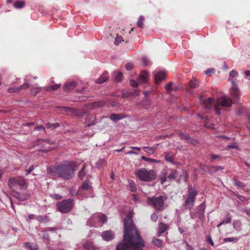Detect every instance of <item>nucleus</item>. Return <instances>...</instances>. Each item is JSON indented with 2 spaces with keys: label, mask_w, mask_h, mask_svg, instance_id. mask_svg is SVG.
Segmentation results:
<instances>
[{
  "label": "nucleus",
  "mask_w": 250,
  "mask_h": 250,
  "mask_svg": "<svg viewBox=\"0 0 250 250\" xmlns=\"http://www.w3.org/2000/svg\"><path fill=\"white\" fill-rule=\"evenodd\" d=\"M230 95L234 101V103L237 102L240 97V92L237 86L232 87L230 90Z\"/></svg>",
  "instance_id": "11"
},
{
  "label": "nucleus",
  "mask_w": 250,
  "mask_h": 250,
  "mask_svg": "<svg viewBox=\"0 0 250 250\" xmlns=\"http://www.w3.org/2000/svg\"><path fill=\"white\" fill-rule=\"evenodd\" d=\"M153 75L155 82L157 84H159L160 82L165 80V74L162 71L154 72Z\"/></svg>",
  "instance_id": "12"
},
{
  "label": "nucleus",
  "mask_w": 250,
  "mask_h": 250,
  "mask_svg": "<svg viewBox=\"0 0 250 250\" xmlns=\"http://www.w3.org/2000/svg\"><path fill=\"white\" fill-rule=\"evenodd\" d=\"M91 184L89 181H85L83 183L81 188L85 190H89L91 188Z\"/></svg>",
  "instance_id": "27"
},
{
  "label": "nucleus",
  "mask_w": 250,
  "mask_h": 250,
  "mask_svg": "<svg viewBox=\"0 0 250 250\" xmlns=\"http://www.w3.org/2000/svg\"><path fill=\"white\" fill-rule=\"evenodd\" d=\"M105 116H100L98 118L94 114H88L85 119V124L86 126L95 125L102 121L103 119L106 118Z\"/></svg>",
  "instance_id": "8"
},
{
  "label": "nucleus",
  "mask_w": 250,
  "mask_h": 250,
  "mask_svg": "<svg viewBox=\"0 0 250 250\" xmlns=\"http://www.w3.org/2000/svg\"><path fill=\"white\" fill-rule=\"evenodd\" d=\"M109 79V76L107 71H104L103 74L96 81L97 83H103L106 82Z\"/></svg>",
  "instance_id": "16"
},
{
  "label": "nucleus",
  "mask_w": 250,
  "mask_h": 250,
  "mask_svg": "<svg viewBox=\"0 0 250 250\" xmlns=\"http://www.w3.org/2000/svg\"><path fill=\"white\" fill-rule=\"evenodd\" d=\"M151 104V101L147 98L146 99L142 102V105L144 107V108L147 109L149 108V106H150Z\"/></svg>",
  "instance_id": "32"
},
{
  "label": "nucleus",
  "mask_w": 250,
  "mask_h": 250,
  "mask_svg": "<svg viewBox=\"0 0 250 250\" xmlns=\"http://www.w3.org/2000/svg\"><path fill=\"white\" fill-rule=\"evenodd\" d=\"M35 130H43L44 132L45 131V127L43 125H42L36 126L35 128Z\"/></svg>",
  "instance_id": "53"
},
{
  "label": "nucleus",
  "mask_w": 250,
  "mask_h": 250,
  "mask_svg": "<svg viewBox=\"0 0 250 250\" xmlns=\"http://www.w3.org/2000/svg\"><path fill=\"white\" fill-rule=\"evenodd\" d=\"M214 103V99L212 98H209L208 100L204 101V104L205 108L207 109H210L212 104Z\"/></svg>",
  "instance_id": "21"
},
{
  "label": "nucleus",
  "mask_w": 250,
  "mask_h": 250,
  "mask_svg": "<svg viewBox=\"0 0 250 250\" xmlns=\"http://www.w3.org/2000/svg\"><path fill=\"white\" fill-rule=\"evenodd\" d=\"M185 243L186 244L187 247V248H186V250H193L192 247L190 246L187 241H185Z\"/></svg>",
  "instance_id": "57"
},
{
  "label": "nucleus",
  "mask_w": 250,
  "mask_h": 250,
  "mask_svg": "<svg viewBox=\"0 0 250 250\" xmlns=\"http://www.w3.org/2000/svg\"><path fill=\"white\" fill-rule=\"evenodd\" d=\"M123 118L124 117L122 115L116 114H111L109 117L110 119L115 123L123 119Z\"/></svg>",
  "instance_id": "22"
},
{
  "label": "nucleus",
  "mask_w": 250,
  "mask_h": 250,
  "mask_svg": "<svg viewBox=\"0 0 250 250\" xmlns=\"http://www.w3.org/2000/svg\"><path fill=\"white\" fill-rule=\"evenodd\" d=\"M113 77H114V81L116 82H120L121 81L123 75L120 72H114L112 74Z\"/></svg>",
  "instance_id": "23"
},
{
  "label": "nucleus",
  "mask_w": 250,
  "mask_h": 250,
  "mask_svg": "<svg viewBox=\"0 0 250 250\" xmlns=\"http://www.w3.org/2000/svg\"><path fill=\"white\" fill-rule=\"evenodd\" d=\"M124 240L126 243H119L116 250H143L145 242L136 229L132 219L127 216L124 220Z\"/></svg>",
  "instance_id": "1"
},
{
  "label": "nucleus",
  "mask_w": 250,
  "mask_h": 250,
  "mask_svg": "<svg viewBox=\"0 0 250 250\" xmlns=\"http://www.w3.org/2000/svg\"><path fill=\"white\" fill-rule=\"evenodd\" d=\"M61 87V84H57L53 85L47 86L45 88V90L47 91H51L55 90Z\"/></svg>",
  "instance_id": "34"
},
{
  "label": "nucleus",
  "mask_w": 250,
  "mask_h": 250,
  "mask_svg": "<svg viewBox=\"0 0 250 250\" xmlns=\"http://www.w3.org/2000/svg\"><path fill=\"white\" fill-rule=\"evenodd\" d=\"M83 247L84 249L88 250H94L95 249V247L93 245V243L90 241H87L83 243Z\"/></svg>",
  "instance_id": "26"
},
{
  "label": "nucleus",
  "mask_w": 250,
  "mask_h": 250,
  "mask_svg": "<svg viewBox=\"0 0 250 250\" xmlns=\"http://www.w3.org/2000/svg\"><path fill=\"white\" fill-rule=\"evenodd\" d=\"M41 89V87H35L31 88V92L34 95H36Z\"/></svg>",
  "instance_id": "40"
},
{
  "label": "nucleus",
  "mask_w": 250,
  "mask_h": 250,
  "mask_svg": "<svg viewBox=\"0 0 250 250\" xmlns=\"http://www.w3.org/2000/svg\"><path fill=\"white\" fill-rule=\"evenodd\" d=\"M25 5V2L23 1L17 0L14 2V6L17 9L23 8Z\"/></svg>",
  "instance_id": "29"
},
{
  "label": "nucleus",
  "mask_w": 250,
  "mask_h": 250,
  "mask_svg": "<svg viewBox=\"0 0 250 250\" xmlns=\"http://www.w3.org/2000/svg\"><path fill=\"white\" fill-rule=\"evenodd\" d=\"M237 74H238L237 72L234 70H231L229 73L230 76H231L232 77H236Z\"/></svg>",
  "instance_id": "52"
},
{
  "label": "nucleus",
  "mask_w": 250,
  "mask_h": 250,
  "mask_svg": "<svg viewBox=\"0 0 250 250\" xmlns=\"http://www.w3.org/2000/svg\"><path fill=\"white\" fill-rule=\"evenodd\" d=\"M130 84L132 86L137 87L138 86V83L133 80H131L130 81Z\"/></svg>",
  "instance_id": "51"
},
{
  "label": "nucleus",
  "mask_w": 250,
  "mask_h": 250,
  "mask_svg": "<svg viewBox=\"0 0 250 250\" xmlns=\"http://www.w3.org/2000/svg\"><path fill=\"white\" fill-rule=\"evenodd\" d=\"M7 91L9 93L17 92L20 91L19 87H9Z\"/></svg>",
  "instance_id": "43"
},
{
  "label": "nucleus",
  "mask_w": 250,
  "mask_h": 250,
  "mask_svg": "<svg viewBox=\"0 0 250 250\" xmlns=\"http://www.w3.org/2000/svg\"><path fill=\"white\" fill-rule=\"evenodd\" d=\"M49 170L53 175L68 180L74 177L77 165L73 162L65 161L60 165L50 167Z\"/></svg>",
  "instance_id": "2"
},
{
  "label": "nucleus",
  "mask_w": 250,
  "mask_h": 250,
  "mask_svg": "<svg viewBox=\"0 0 250 250\" xmlns=\"http://www.w3.org/2000/svg\"><path fill=\"white\" fill-rule=\"evenodd\" d=\"M135 174L142 181H150L155 178L154 170L147 171L145 168H140L136 170Z\"/></svg>",
  "instance_id": "5"
},
{
  "label": "nucleus",
  "mask_w": 250,
  "mask_h": 250,
  "mask_svg": "<svg viewBox=\"0 0 250 250\" xmlns=\"http://www.w3.org/2000/svg\"><path fill=\"white\" fill-rule=\"evenodd\" d=\"M167 199V196L160 195L158 197H148L146 202L151 207L155 208L158 211L164 209V202Z\"/></svg>",
  "instance_id": "4"
},
{
  "label": "nucleus",
  "mask_w": 250,
  "mask_h": 250,
  "mask_svg": "<svg viewBox=\"0 0 250 250\" xmlns=\"http://www.w3.org/2000/svg\"><path fill=\"white\" fill-rule=\"evenodd\" d=\"M61 110V111H63L65 112H69L71 114L74 115L75 116H82L83 117V114L84 113H81L78 111L76 108H72V107H66V106H62L59 107Z\"/></svg>",
  "instance_id": "10"
},
{
  "label": "nucleus",
  "mask_w": 250,
  "mask_h": 250,
  "mask_svg": "<svg viewBox=\"0 0 250 250\" xmlns=\"http://www.w3.org/2000/svg\"><path fill=\"white\" fill-rule=\"evenodd\" d=\"M220 157V156L219 155H214V154H212L211 155V158H210V161L211 162L213 161L216 158H219Z\"/></svg>",
  "instance_id": "56"
},
{
  "label": "nucleus",
  "mask_w": 250,
  "mask_h": 250,
  "mask_svg": "<svg viewBox=\"0 0 250 250\" xmlns=\"http://www.w3.org/2000/svg\"><path fill=\"white\" fill-rule=\"evenodd\" d=\"M231 218L229 216V214H228L226 218L225 219L223 220V222H224V224H228L231 222Z\"/></svg>",
  "instance_id": "46"
},
{
  "label": "nucleus",
  "mask_w": 250,
  "mask_h": 250,
  "mask_svg": "<svg viewBox=\"0 0 250 250\" xmlns=\"http://www.w3.org/2000/svg\"><path fill=\"white\" fill-rule=\"evenodd\" d=\"M13 196L20 201H25L29 197V194L28 193L21 194L16 191L13 192Z\"/></svg>",
  "instance_id": "15"
},
{
  "label": "nucleus",
  "mask_w": 250,
  "mask_h": 250,
  "mask_svg": "<svg viewBox=\"0 0 250 250\" xmlns=\"http://www.w3.org/2000/svg\"><path fill=\"white\" fill-rule=\"evenodd\" d=\"M99 220L102 222V224L104 223L107 220L106 216L104 214H100L99 215Z\"/></svg>",
  "instance_id": "44"
},
{
  "label": "nucleus",
  "mask_w": 250,
  "mask_h": 250,
  "mask_svg": "<svg viewBox=\"0 0 250 250\" xmlns=\"http://www.w3.org/2000/svg\"><path fill=\"white\" fill-rule=\"evenodd\" d=\"M34 218H35V215H34V214H29V215L28 216V217H27V218L26 220H27V221H30V220H31V219H34Z\"/></svg>",
  "instance_id": "61"
},
{
  "label": "nucleus",
  "mask_w": 250,
  "mask_h": 250,
  "mask_svg": "<svg viewBox=\"0 0 250 250\" xmlns=\"http://www.w3.org/2000/svg\"><path fill=\"white\" fill-rule=\"evenodd\" d=\"M144 20V18L143 16H140L138 21L137 25L138 27L140 28H142L143 27V21Z\"/></svg>",
  "instance_id": "42"
},
{
  "label": "nucleus",
  "mask_w": 250,
  "mask_h": 250,
  "mask_svg": "<svg viewBox=\"0 0 250 250\" xmlns=\"http://www.w3.org/2000/svg\"><path fill=\"white\" fill-rule=\"evenodd\" d=\"M189 85L191 88H196L199 86V83L196 80L192 79L190 81Z\"/></svg>",
  "instance_id": "30"
},
{
  "label": "nucleus",
  "mask_w": 250,
  "mask_h": 250,
  "mask_svg": "<svg viewBox=\"0 0 250 250\" xmlns=\"http://www.w3.org/2000/svg\"><path fill=\"white\" fill-rule=\"evenodd\" d=\"M74 200L69 198L63 200L57 203L58 210L62 213H65L69 212L74 206Z\"/></svg>",
  "instance_id": "6"
},
{
  "label": "nucleus",
  "mask_w": 250,
  "mask_h": 250,
  "mask_svg": "<svg viewBox=\"0 0 250 250\" xmlns=\"http://www.w3.org/2000/svg\"><path fill=\"white\" fill-rule=\"evenodd\" d=\"M234 185L238 188H243L245 186L244 183L235 179L234 180Z\"/></svg>",
  "instance_id": "41"
},
{
  "label": "nucleus",
  "mask_w": 250,
  "mask_h": 250,
  "mask_svg": "<svg viewBox=\"0 0 250 250\" xmlns=\"http://www.w3.org/2000/svg\"><path fill=\"white\" fill-rule=\"evenodd\" d=\"M123 41H124V40H123L122 37L121 36H119L118 34H117V36L115 39L114 44L116 45H118Z\"/></svg>",
  "instance_id": "37"
},
{
  "label": "nucleus",
  "mask_w": 250,
  "mask_h": 250,
  "mask_svg": "<svg viewBox=\"0 0 250 250\" xmlns=\"http://www.w3.org/2000/svg\"><path fill=\"white\" fill-rule=\"evenodd\" d=\"M168 228L167 225L160 223L159 227V233L160 234L163 233L165 232Z\"/></svg>",
  "instance_id": "28"
},
{
  "label": "nucleus",
  "mask_w": 250,
  "mask_h": 250,
  "mask_svg": "<svg viewBox=\"0 0 250 250\" xmlns=\"http://www.w3.org/2000/svg\"><path fill=\"white\" fill-rule=\"evenodd\" d=\"M207 241L211 246H214V243L210 236H208Z\"/></svg>",
  "instance_id": "55"
},
{
  "label": "nucleus",
  "mask_w": 250,
  "mask_h": 250,
  "mask_svg": "<svg viewBox=\"0 0 250 250\" xmlns=\"http://www.w3.org/2000/svg\"><path fill=\"white\" fill-rule=\"evenodd\" d=\"M237 147V146L235 144L229 145L228 146L229 148H235Z\"/></svg>",
  "instance_id": "64"
},
{
  "label": "nucleus",
  "mask_w": 250,
  "mask_h": 250,
  "mask_svg": "<svg viewBox=\"0 0 250 250\" xmlns=\"http://www.w3.org/2000/svg\"><path fill=\"white\" fill-rule=\"evenodd\" d=\"M232 104V100L230 98L223 96L218 98L215 105L216 113L217 114H220V111L218 106L221 105L224 107H230Z\"/></svg>",
  "instance_id": "7"
},
{
  "label": "nucleus",
  "mask_w": 250,
  "mask_h": 250,
  "mask_svg": "<svg viewBox=\"0 0 250 250\" xmlns=\"http://www.w3.org/2000/svg\"><path fill=\"white\" fill-rule=\"evenodd\" d=\"M238 240V238L236 237H228L224 239L225 242H236Z\"/></svg>",
  "instance_id": "38"
},
{
  "label": "nucleus",
  "mask_w": 250,
  "mask_h": 250,
  "mask_svg": "<svg viewBox=\"0 0 250 250\" xmlns=\"http://www.w3.org/2000/svg\"><path fill=\"white\" fill-rule=\"evenodd\" d=\"M173 84V83L172 82H170L169 83H168V84H167L166 86V90L167 91H169L170 90H171L172 89V85Z\"/></svg>",
  "instance_id": "49"
},
{
  "label": "nucleus",
  "mask_w": 250,
  "mask_h": 250,
  "mask_svg": "<svg viewBox=\"0 0 250 250\" xmlns=\"http://www.w3.org/2000/svg\"><path fill=\"white\" fill-rule=\"evenodd\" d=\"M165 159L168 162L172 161V158L169 154H167L165 156Z\"/></svg>",
  "instance_id": "54"
},
{
  "label": "nucleus",
  "mask_w": 250,
  "mask_h": 250,
  "mask_svg": "<svg viewBox=\"0 0 250 250\" xmlns=\"http://www.w3.org/2000/svg\"><path fill=\"white\" fill-rule=\"evenodd\" d=\"M198 193V191L195 188L188 186L186 194L183 195L185 201L183 204V206L185 208L190 210L193 207Z\"/></svg>",
  "instance_id": "3"
},
{
  "label": "nucleus",
  "mask_w": 250,
  "mask_h": 250,
  "mask_svg": "<svg viewBox=\"0 0 250 250\" xmlns=\"http://www.w3.org/2000/svg\"><path fill=\"white\" fill-rule=\"evenodd\" d=\"M36 219L41 222H42L44 221V218L42 216L40 215L36 217Z\"/></svg>",
  "instance_id": "58"
},
{
  "label": "nucleus",
  "mask_w": 250,
  "mask_h": 250,
  "mask_svg": "<svg viewBox=\"0 0 250 250\" xmlns=\"http://www.w3.org/2000/svg\"><path fill=\"white\" fill-rule=\"evenodd\" d=\"M177 176H178L177 171L175 170V171H171L169 173V174L168 175L167 178L169 180H173L176 178Z\"/></svg>",
  "instance_id": "33"
},
{
  "label": "nucleus",
  "mask_w": 250,
  "mask_h": 250,
  "mask_svg": "<svg viewBox=\"0 0 250 250\" xmlns=\"http://www.w3.org/2000/svg\"><path fill=\"white\" fill-rule=\"evenodd\" d=\"M151 219L154 222H156L158 220V215L155 213H153L151 215Z\"/></svg>",
  "instance_id": "48"
},
{
  "label": "nucleus",
  "mask_w": 250,
  "mask_h": 250,
  "mask_svg": "<svg viewBox=\"0 0 250 250\" xmlns=\"http://www.w3.org/2000/svg\"><path fill=\"white\" fill-rule=\"evenodd\" d=\"M197 209L198 210L197 213L199 214V217L200 218H204V213L206 209L205 204L204 203H202L198 207Z\"/></svg>",
  "instance_id": "20"
},
{
  "label": "nucleus",
  "mask_w": 250,
  "mask_h": 250,
  "mask_svg": "<svg viewBox=\"0 0 250 250\" xmlns=\"http://www.w3.org/2000/svg\"><path fill=\"white\" fill-rule=\"evenodd\" d=\"M142 159L145 161L149 162H156L157 161L155 159L149 158L144 156L142 157Z\"/></svg>",
  "instance_id": "45"
},
{
  "label": "nucleus",
  "mask_w": 250,
  "mask_h": 250,
  "mask_svg": "<svg viewBox=\"0 0 250 250\" xmlns=\"http://www.w3.org/2000/svg\"><path fill=\"white\" fill-rule=\"evenodd\" d=\"M76 86V83L72 81L66 83L63 86V89L65 91H69L74 88Z\"/></svg>",
  "instance_id": "18"
},
{
  "label": "nucleus",
  "mask_w": 250,
  "mask_h": 250,
  "mask_svg": "<svg viewBox=\"0 0 250 250\" xmlns=\"http://www.w3.org/2000/svg\"><path fill=\"white\" fill-rule=\"evenodd\" d=\"M105 104V103L103 101H98L91 103L89 105V108L90 109H95L97 108L101 107Z\"/></svg>",
  "instance_id": "17"
},
{
  "label": "nucleus",
  "mask_w": 250,
  "mask_h": 250,
  "mask_svg": "<svg viewBox=\"0 0 250 250\" xmlns=\"http://www.w3.org/2000/svg\"><path fill=\"white\" fill-rule=\"evenodd\" d=\"M104 161V159H100L97 163H96V166L97 167H98L99 168H100L101 167V166L102 165V164H103Z\"/></svg>",
  "instance_id": "50"
},
{
  "label": "nucleus",
  "mask_w": 250,
  "mask_h": 250,
  "mask_svg": "<svg viewBox=\"0 0 250 250\" xmlns=\"http://www.w3.org/2000/svg\"><path fill=\"white\" fill-rule=\"evenodd\" d=\"M133 67V64L131 62H128L125 65V68L127 70H130Z\"/></svg>",
  "instance_id": "47"
},
{
  "label": "nucleus",
  "mask_w": 250,
  "mask_h": 250,
  "mask_svg": "<svg viewBox=\"0 0 250 250\" xmlns=\"http://www.w3.org/2000/svg\"><path fill=\"white\" fill-rule=\"evenodd\" d=\"M148 76L147 72L146 71H142L140 76L138 78L139 83H145L146 82L147 77Z\"/></svg>",
  "instance_id": "19"
},
{
  "label": "nucleus",
  "mask_w": 250,
  "mask_h": 250,
  "mask_svg": "<svg viewBox=\"0 0 250 250\" xmlns=\"http://www.w3.org/2000/svg\"><path fill=\"white\" fill-rule=\"evenodd\" d=\"M33 169H34L33 166L30 167V168L28 169H27L26 170V175H28L31 171H33Z\"/></svg>",
  "instance_id": "59"
},
{
  "label": "nucleus",
  "mask_w": 250,
  "mask_h": 250,
  "mask_svg": "<svg viewBox=\"0 0 250 250\" xmlns=\"http://www.w3.org/2000/svg\"><path fill=\"white\" fill-rule=\"evenodd\" d=\"M86 165H83L80 170L79 171L78 176L81 179H83L85 175H86L87 172L85 171Z\"/></svg>",
  "instance_id": "25"
},
{
  "label": "nucleus",
  "mask_w": 250,
  "mask_h": 250,
  "mask_svg": "<svg viewBox=\"0 0 250 250\" xmlns=\"http://www.w3.org/2000/svg\"><path fill=\"white\" fill-rule=\"evenodd\" d=\"M26 185V183L23 177H12L8 180V185L10 188H14L17 185L23 187Z\"/></svg>",
  "instance_id": "9"
},
{
  "label": "nucleus",
  "mask_w": 250,
  "mask_h": 250,
  "mask_svg": "<svg viewBox=\"0 0 250 250\" xmlns=\"http://www.w3.org/2000/svg\"><path fill=\"white\" fill-rule=\"evenodd\" d=\"M53 197L56 200H58L61 199L62 196L58 194H55L53 195Z\"/></svg>",
  "instance_id": "60"
},
{
  "label": "nucleus",
  "mask_w": 250,
  "mask_h": 250,
  "mask_svg": "<svg viewBox=\"0 0 250 250\" xmlns=\"http://www.w3.org/2000/svg\"><path fill=\"white\" fill-rule=\"evenodd\" d=\"M143 149L144 150V151L146 152L149 154H153L155 152L156 147H148V146H145V147H143Z\"/></svg>",
  "instance_id": "31"
},
{
  "label": "nucleus",
  "mask_w": 250,
  "mask_h": 250,
  "mask_svg": "<svg viewBox=\"0 0 250 250\" xmlns=\"http://www.w3.org/2000/svg\"><path fill=\"white\" fill-rule=\"evenodd\" d=\"M25 246L29 250H37L38 247L36 244H32L29 242L25 243Z\"/></svg>",
  "instance_id": "35"
},
{
  "label": "nucleus",
  "mask_w": 250,
  "mask_h": 250,
  "mask_svg": "<svg viewBox=\"0 0 250 250\" xmlns=\"http://www.w3.org/2000/svg\"><path fill=\"white\" fill-rule=\"evenodd\" d=\"M101 236L104 240L109 241L114 238L115 235L113 231L108 230L103 231L102 233Z\"/></svg>",
  "instance_id": "14"
},
{
  "label": "nucleus",
  "mask_w": 250,
  "mask_h": 250,
  "mask_svg": "<svg viewBox=\"0 0 250 250\" xmlns=\"http://www.w3.org/2000/svg\"><path fill=\"white\" fill-rule=\"evenodd\" d=\"M60 124L59 123H55L52 124V128L53 129H55L58 127L60 126Z\"/></svg>",
  "instance_id": "63"
},
{
  "label": "nucleus",
  "mask_w": 250,
  "mask_h": 250,
  "mask_svg": "<svg viewBox=\"0 0 250 250\" xmlns=\"http://www.w3.org/2000/svg\"><path fill=\"white\" fill-rule=\"evenodd\" d=\"M179 135L182 140H185L187 143L196 146L198 144L197 140L190 137L188 134L180 132Z\"/></svg>",
  "instance_id": "13"
},
{
  "label": "nucleus",
  "mask_w": 250,
  "mask_h": 250,
  "mask_svg": "<svg viewBox=\"0 0 250 250\" xmlns=\"http://www.w3.org/2000/svg\"><path fill=\"white\" fill-rule=\"evenodd\" d=\"M142 60H143V64L144 65L146 66L148 64V61L146 58H144Z\"/></svg>",
  "instance_id": "62"
},
{
  "label": "nucleus",
  "mask_w": 250,
  "mask_h": 250,
  "mask_svg": "<svg viewBox=\"0 0 250 250\" xmlns=\"http://www.w3.org/2000/svg\"><path fill=\"white\" fill-rule=\"evenodd\" d=\"M28 76H26V77L24 79V83L20 86H19V90L26 89L29 87V80L28 78Z\"/></svg>",
  "instance_id": "24"
},
{
  "label": "nucleus",
  "mask_w": 250,
  "mask_h": 250,
  "mask_svg": "<svg viewBox=\"0 0 250 250\" xmlns=\"http://www.w3.org/2000/svg\"><path fill=\"white\" fill-rule=\"evenodd\" d=\"M129 186L130 190L132 191H135L136 190L137 188L134 182L132 181H129Z\"/></svg>",
  "instance_id": "39"
},
{
  "label": "nucleus",
  "mask_w": 250,
  "mask_h": 250,
  "mask_svg": "<svg viewBox=\"0 0 250 250\" xmlns=\"http://www.w3.org/2000/svg\"><path fill=\"white\" fill-rule=\"evenodd\" d=\"M152 243L154 245H155L159 248H160L162 245V240L160 239H157V238H154L152 241Z\"/></svg>",
  "instance_id": "36"
}]
</instances>
